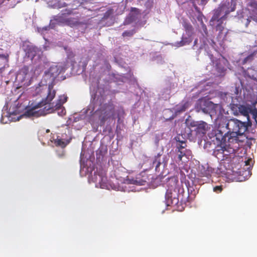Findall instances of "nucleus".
<instances>
[{"instance_id": "nucleus-1", "label": "nucleus", "mask_w": 257, "mask_h": 257, "mask_svg": "<svg viewBox=\"0 0 257 257\" xmlns=\"http://www.w3.org/2000/svg\"><path fill=\"white\" fill-rule=\"evenodd\" d=\"M36 91L41 96L47 94V96L38 103L32 102L30 104L26 109L25 115L28 117H38L55 111H57V113L60 116H62L65 114L66 110L63 106L61 108L55 109L54 102L51 103L56 95V91L53 89V85H49L48 87L45 85L37 87Z\"/></svg>"}, {"instance_id": "nucleus-2", "label": "nucleus", "mask_w": 257, "mask_h": 257, "mask_svg": "<svg viewBox=\"0 0 257 257\" xmlns=\"http://www.w3.org/2000/svg\"><path fill=\"white\" fill-rule=\"evenodd\" d=\"M251 124V121L243 122L236 118L228 120L225 123V128L228 130V142L238 144V137L242 136Z\"/></svg>"}, {"instance_id": "nucleus-3", "label": "nucleus", "mask_w": 257, "mask_h": 257, "mask_svg": "<svg viewBox=\"0 0 257 257\" xmlns=\"http://www.w3.org/2000/svg\"><path fill=\"white\" fill-rule=\"evenodd\" d=\"M115 106L112 102L101 104L89 117V122L92 124L104 125L105 122L115 116Z\"/></svg>"}, {"instance_id": "nucleus-4", "label": "nucleus", "mask_w": 257, "mask_h": 257, "mask_svg": "<svg viewBox=\"0 0 257 257\" xmlns=\"http://www.w3.org/2000/svg\"><path fill=\"white\" fill-rule=\"evenodd\" d=\"M71 10L65 9L57 16H54V20L58 25H65L71 28L84 24L80 21L78 16H72Z\"/></svg>"}, {"instance_id": "nucleus-5", "label": "nucleus", "mask_w": 257, "mask_h": 257, "mask_svg": "<svg viewBox=\"0 0 257 257\" xmlns=\"http://www.w3.org/2000/svg\"><path fill=\"white\" fill-rule=\"evenodd\" d=\"M232 110L233 111L234 115L241 114L247 118V121H250L249 114L251 113L255 118L257 116V110L255 108H253L250 105L235 104L232 107Z\"/></svg>"}, {"instance_id": "nucleus-6", "label": "nucleus", "mask_w": 257, "mask_h": 257, "mask_svg": "<svg viewBox=\"0 0 257 257\" xmlns=\"http://www.w3.org/2000/svg\"><path fill=\"white\" fill-rule=\"evenodd\" d=\"M188 125L190 128H194L192 131L195 132L199 137H203L210 128V125L202 120H192L188 122Z\"/></svg>"}, {"instance_id": "nucleus-7", "label": "nucleus", "mask_w": 257, "mask_h": 257, "mask_svg": "<svg viewBox=\"0 0 257 257\" xmlns=\"http://www.w3.org/2000/svg\"><path fill=\"white\" fill-rule=\"evenodd\" d=\"M223 126L221 127L219 124L217 128L212 130V131L208 134L209 138L212 139V141H216V144L225 143H226V137L228 139V131L225 132V131L222 130Z\"/></svg>"}, {"instance_id": "nucleus-8", "label": "nucleus", "mask_w": 257, "mask_h": 257, "mask_svg": "<svg viewBox=\"0 0 257 257\" xmlns=\"http://www.w3.org/2000/svg\"><path fill=\"white\" fill-rule=\"evenodd\" d=\"M186 146H179L176 149V151L178 153V160L181 161L183 157L189 159L192 158V152L190 150L186 148Z\"/></svg>"}, {"instance_id": "nucleus-9", "label": "nucleus", "mask_w": 257, "mask_h": 257, "mask_svg": "<svg viewBox=\"0 0 257 257\" xmlns=\"http://www.w3.org/2000/svg\"><path fill=\"white\" fill-rule=\"evenodd\" d=\"M59 67L55 65H52L48 70L45 72V76L53 81L60 73Z\"/></svg>"}, {"instance_id": "nucleus-10", "label": "nucleus", "mask_w": 257, "mask_h": 257, "mask_svg": "<svg viewBox=\"0 0 257 257\" xmlns=\"http://www.w3.org/2000/svg\"><path fill=\"white\" fill-rule=\"evenodd\" d=\"M95 181L96 185H99L101 188H107V178L105 175L95 174Z\"/></svg>"}, {"instance_id": "nucleus-11", "label": "nucleus", "mask_w": 257, "mask_h": 257, "mask_svg": "<svg viewBox=\"0 0 257 257\" xmlns=\"http://www.w3.org/2000/svg\"><path fill=\"white\" fill-rule=\"evenodd\" d=\"M225 143L216 144L214 149L213 155L218 159L223 160V152L224 149Z\"/></svg>"}, {"instance_id": "nucleus-12", "label": "nucleus", "mask_w": 257, "mask_h": 257, "mask_svg": "<svg viewBox=\"0 0 257 257\" xmlns=\"http://www.w3.org/2000/svg\"><path fill=\"white\" fill-rule=\"evenodd\" d=\"M234 143H229L227 140V142L225 143L224 149H223V160L227 158L228 156L231 154H233L235 153V149L233 147L231 146V144H234Z\"/></svg>"}, {"instance_id": "nucleus-13", "label": "nucleus", "mask_w": 257, "mask_h": 257, "mask_svg": "<svg viewBox=\"0 0 257 257\" xmlns=\"http://www.w3.org/2000/svg\"><path fill=\"white\" fill-rule=\"evenodd\" d=\"M192 36H186L183 34L181 40L175 43V46L177 47H181L185 45H189L192 41Z\"/></svg>"}, {"instance_id": "nucleus-14", "label": "nucleus", "mask_w": 257, "mask_h": 257, "mask_svg": "<svg viewBox=\"0 0 257 257\" xmlns=\"http://www.w3.org/2000/svg\"><path fill=\"white\" fill-rule=\"evenodd\" d=\"M173 198V193H172V188H169L167 190L166 193V199L167 200V203L168 205H170V204L171 205L177 204L178 203V199L176 198L175 196Z\"/></svg>"}, {"instance_id": "nucleus-15", "label": "nucleus", "mask_w": 257, "mask_h": 257, "mask_svg": "<svg viewBox=\"0 0 257 257\" xmlns=\"http://www.w3.org/2000/svg\"><path fill=\"white\" fill-rule=\"evenodd\" d=\"M182 25L185 31L186 36H192L194 34V28L191 24L186 21H183Z\"/></svg>"}, {"instance_id": "nucleus-16", "label": "nucleus", "mask_w": 257, "mask_h": 257, "mask_svg": "<svg viewBox=\"0 0 257 257\" xmlns=\"http://www.w3.org/2000/svg\"><path fill=\"white\" fill-rule=\"evenodd\" d=\"M216 69L220 75H223L226 70L224 66V62L223 61L219 60L216 64Z\"/></svg>"}, {"instance_id": "nucleus-17", "label": "nucleus", "mask_w": 257, "mask_h": 257, "mask_svg": "<svg viewBox=\"0 0 257 257\" xmlns=\"http://www.w3.org/2000/svg\"><path fill=\"white\" fill-rule=\"evenodd\" d=\"M67 97L65 95H61L59 97L56 103H54L55 109L61 108L63 104L67 101Z\"/></svg>"}, {"instance_id": "nucleus-18", "label": "nucleus", "mask_w": 257, "mask_h": 257, "mask_svg": "<svg viewBox=\"0 0 257 257\" xmlns=\"http://www.w3.org/2000/svg\"><path fill=\"white\" fill-rule=\"evenodd\" d=\"M225 5H222L220 6L217 9L215 12L214 14L212 20L213 21L217 20L218 22L220 21V19H219V17L222 12V11H224L225 9Z\"/></svg>"}, {"instance_id": "nucleus-19", "label": "nucleus", "mask_w": 257, "mask_h": 257, "mask_svg": "<svg viewBox=\"0 0 257 257\" xmlns=\"http://www.w3.org/2000/svg\"><path fill=\"white\" fill-rule=\"evenodd\" d=\"M170 183H172L173 185H171V187H173V186H174V191L176 192V190H177L179 194H181L184 192L183 188H181L179 185L178 184L179 181L176 179H172L170 181Z\"/></svg>"}, {"instance_id": "nucleus-20", "label": "nucleus", "mask_w": 257, "mask_h": 257, "mask_svg": "<svg viewBox=\"0 0 257 257\" xmlns=\"http://www.w3.org/2000/svg\"><path fill=\"white\" fill-rule=\"evenodd\" d=\"M146 181L143 180H138L137 179H135L133 178H127L125 180L124 183L126 184H135L137 185H144Z\"/></svg>"}, {"instance_id": "nucleus-21", "label": "nucleus", "mask_w": 257, "mask_h": 257, "mask_svg": "<svg viewBox=\"0 0 257 257\" xmlns=\"http://www.w3.org/2000/svg\"><path fill=\"white\" fill-rule=\"evenodd\" d=\"M189 103L188 101L182 102L180 104L178 105L176 107V112L180 113L185 111L186 109L189 107Z\"/></svg>"}, {"instance_id": "nucleus-22", "label": "nucleus", "mask_w": 257, "mask_h": 257, "mask_svg": "<svg viewBox=\"0 0 257 257\" xmlns=\"http://www.w3.org/2000/svg\"><path fill=\"white\" fill-rule=\"evenodd\" d=\"M175 139L177 142L176 148L179 146H186V145H187L186 139H184L182 135H177Z\"/></svg>"}, {"instance_id": "nucleus-23", "label": "nucleus", "mask_w": 257, "mask_h": 257, "mask_svg": "<svg viewBox=\"0 0 257 257\" xmlns=\"http://www.w3.org/2000/svg\"><path fill=\"white\" fill-rule=\"evenodd\" d=\"M162 155L160 153H158L156 156H155L154 159L153 161V165L155 166V170L157 171L158 169L159 168L161 164V156Z\"/></svg>"}, {"instance_id": "nucleus-24", "label": "nucleus", "mask_w": 257, "mask_h": 257, "mask_svg": "<svg viewBox=\"0 0 257 257\" xmlns=\"http://www.w3.org/2000/svg\"><path fill=\"white\" fill-rule=\"evenodd\" d=\"M212 173V168L209 167H207L206 169H205V167H203V169L201 170V173L202 174V176L204 177H208L211 175Z\"/></svg>"}, {"instance_id": "nucleus-25", "label": "nucleus", "mask_w": 257, "mask_h": 257, "mask_svg": "<svg viewBox=\"0 0 257 257\" xmlns=\"http://www.w3.org/2000/svg\"><path fill=\"white\" fill-rule=\"evenodd\" d=\"M54 144L57 147H61V148H64L67 146L68 142L66 143L62 139H56L54 141Z\"/></svg>"}, {"instance_id": "nucleus-26", "label": "nucleus", "mask_w": 257, "mask_h": 257, "mask_svg": "<svg viewBox=\"0 0 257 257\" xmlns=\"http://www.w3.org/2000/svg\"><path fill=\"white\" fill-rule=\"evenodd\" d=\"M249 6L251 8L252 11L257 14V2H251L249 4Z\"/></svg>"}, {"instance_id": "nucleus-27", "label": "nucleus", "mask_w": 257, "mask_h": 257, "mask_svg": "<svg viewBox=\"0 0 257 257\" xmlns=\"http://www.w3.org/2000/svg\"><path fill=\"white\" fill-rule=\"evenodd\" d=\"M28 72H29L28 67L25 66L21 69L20 73V74L22 73V74L23 75L26 76L27 74V73H28Z\"/></svg>"}, {"instance_id": "nucleus-28", "label": "nucleus", "mask_w": 257, "mask_h": 257, "mask_svg": "<svg viewBox=\"0 0 257 257\" xmlns=\"http://www.w3.org/2000/svg\"><path fill=\"white\" fill-rule=\"evenodd\" d=\"M133 34L134 32L132 31H125L122 33V36L123 37H131L133 35Z\"/></svg>"}, {"instance_id": "nucleus-29", "label": "nucleus", "mask_w": 257, "mask_h": 257, "mask_svg": "<svg viewBox=\"0 0 257 257\" xmlns=\"http://www.w3.org/2000/svg\"><path fill=\"white\" fill-rule=\"evenodd\" d=\"M222 190L223 188L222 186H216L213 188V191L217 193H220Z\"/></svg>"}, {"instance_id": "nucleus-30", "label": "nucleus", "mask_w": 257, "mask_h": 257, "mask_svg": "<svg viewBox=\"0 0 257 257\" xmlns=\"http://www.w3.org/2000/svg\"><path fill=\"white\" fill-rule=\"evenodd\" d=\"M0 59H2L4 61V63L5 64L8 61V55L0 54Z\"/></svg>"}, {"instance_id": "nucleus-31", "label": "nucleus", "mask_w": 257, "mask_h": 257, "mask_svg": "<svg viewBox=\"0 0 257 257\" xmlns=\"http://www.w3.org/2000/svg\"><path fill=\"white\" fill-rule=\"evenodd\" d=\"M216 31H219L220 33L223 30L224 27L222 25V22L218 24L216 27Z\"/></svg>"}, {"instance_id": "nucleus-32", "label": "nucleus", "mask_w": 257, "mask_h": 257, "mask_svg": "<svg viewBox=\"0 0 257 257\" xmlns=\"http://www.w3.org/2000/svg\"><path fill=\"white\" fill-rule=\"evenodd\" d=\"M198 39H196L194 41V45H196L197 44Z\"/></svg>"}, {"instance_id": "nucleus-33", "label": "nucleus", "mask_w": 257, "mask_h": 257, "mask_svg": "<svg viewBox=\"0 0 257 257\" xmlns=\"http://www.w3.org/2000/svg\"><path fill=\"white\" fill-rule=\"evenodd\" d=\"M250 161L249 160H248L247 161H245V165L247 166L248 165H249V162Z\"/></svg>"}, {"instance_id": "nucleus-34", "label": "nucleus", "mask_w": 257, "mask_h": 257, "mask_svg": "<svg viewBox=\"0 0 257 257\" xmlns=\"http://www.w3.org/2000/svg\"><path fill=\"white\" fill-rule=\"evenodd\" d=\"M46 132L47 133H49L50 132V130L47 129V130H46Z\"/></svg>"}, {"instance_id": "nucleus-35", "label": "nucleus", "mask_w": 257, "mask_h": 257, "mask_svg": "<svg viewBox=\"0 0 257 257\" xmlns=\"http://www.w3.org/2000/svg\"><path fill=\"white\" fill-rule=\"evenodd\" d=\"M247 173H248V174H249V173H250V171H248L247 172Z\"/></svg>"}, {"instance_id": "nucleus-36", "label": "nucleus", "mask_w": 257, "mask_h": 257, "mask_svg": "<svg viewBox=\"0 0 257 257\" xmlns=\"http://www.w3.org/2000/svg\"><path fill=\"white\" fill-rule=\"evenodd\" d=\"M247 59V57L245 58V59H244V61H245Z\"/></svg>"}, {"instance_id": "nucleus-37", "label": "nucleus", "mask_w": 257, "mask_h": 257, "mask_svg": "<svg viewBox=\"0 0 257 257\" xmlns=\"http://www.w3.org/2000/svg\"><path fill=\"white\" fill-rule=\"evenodd\" d=\"M32 55H33V56H35V54H32Z\"/></svg>"}]
</instances>
